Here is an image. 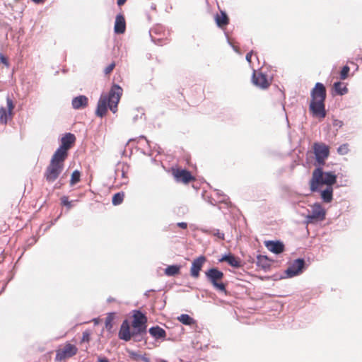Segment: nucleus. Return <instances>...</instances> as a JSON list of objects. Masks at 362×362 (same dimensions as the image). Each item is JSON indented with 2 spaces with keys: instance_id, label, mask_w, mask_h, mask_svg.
<instances>
[{
  "instance_id": "nucleus-45",
  "label": "nucleus",
  "mask_w": 362,
  "mask_h": 362,
  "mask_svg": "<svg viewBox=\"0 0 362 362\" xmlns=\"http://www.w3.org/2000/svg\"><path fill=\"white\" fill-rule=\"evenodd\" d=\"M142 361H144V362H150V360L148 358H142Z\"/></svg>"
},
{
  "instance_id": "nucleus-34",
  "label": "nucleus",
  "mask_w": 362,
  "mask_h": 362,
  "mask_svg": "<svg viewBox=\"0 0 362 362\" xmlns=\"http://www.w3.org/2000/svg\"><path fill=\"white\" fill-rule=\"evenodd\" d=\"M349 71H350L349 66H344L342 68L341 71H340V76H339L340 79H341V80L346 79L349 76Z\"/></svg>"
},
{
  "instance_id": "nucleus-10",
  "label": "nucleus",
  "mask_w": 362,
  "mask_h": 362,
  "mask_svg": "<svg viewBox=\"0 0 362 362\" xmlns=\"http://www.w3.org/2000/svg\"><path fill=\"white\" fill-rule=\"evenodd\" d=\"M170 170L174 179L177 182L187 185L196 180L195 177L187 170L179 167H173Z\"/></svg>"
},
{
  "instance_id": "nucleus-13",
  "label": "nucleus",
  "mask_w": 362,
  "mask_h": 362,
  "mask_svg": "<svg viewBox=\"0 0 362 362\" xmlns=\"http://www.w3.org/2000/svg\"><path fill=\"white\" fill-rule=\"evenodd\" d=\"M305 266L303 259H297L294 260L286 269V274L289 277H293L300 274L303 272Z\"/></svg>"
},
{
  "instance_id": "nucleus-4",
  "label": "nucleus",
  "mask_w": 362,
  "mask_h": 362,
  "mask_svg": "<svg viewBox=\"0 0 362 362\" xmlns=\"http://www.w3.org/2000/svg\"><path fill=\"white\" fill-rule=\"evenodd\" d=\"M146 334L145 327H130L127 320L122 322L118 337L120 339L128 341L133 339L134 341H141L144 339V336Z\"/></svg>"
},
{
  "instance_id": "nucleus-29",
  "label": "nucleus",
  "mask_w": 362,
  "mask_h": 362,
  "mask_svg": "<svg viewBox=\"0 0 362 362\" xmlns=\"http://www.w3.org/2000/svg\"><path fill=\"white\" fill-rule=\"evenodd\" d=\"M125 194L124 192H119L115 194L112 199V203L115 206L119 205L122 203Z\"/></svg>"
},
{
  "instance_id": "nucleus-8",
  "label": "nucleus",
  "mask_w": 362,
  "mask_h": 362,
  "mask_svg": "<svg viewBox=\"0 0 362 362\" xmlns=\"http://www.w3.org/2000/svg\"><path fill=\"white\" fill-rule=\"evenodd\" d=\"M313 153L315 156V165L321 167L329 156V147L322 142H315L313 145Z\"/></svg>"
},
{
  "instance_id": "nucleus-24",
  "label": "nucleus",
  "mask_w": 362,
  "mask_h": 362,
  "mask_svg": "<svg viewBox=\"0 0 362 362\" xmlns=\"http://www.w3.org/2000/svg\"><path fill=\"white\" fill-rule=\"evenodd\" d=\"M321 197L325 202H331L333 199V187L331 186L327 187L325 190L322 191Z\"/></svg>"
},
{
  "instance_id": "nucleus-35",
  "label": "nucleus",
  "mask_w": 362,
  "mask_h": 362,
  "mask_svg": "<svg viewBox=\"0 0 362 362\" xmlns=\"http://www.w3.org/2000/svg\"><path fill=\"white\" fill-rule=\"evenodd\" d=\"M349 151V144H344L337 148V153L340 155H346Z\"/></svg>"
},
{
  "instance_id": "nucleus-2",
  "label": "nucleus",
  "mask_w": 362,
  "mask_h": 362,
  "mask_svg": "<svg viewBox=\"0 0 362 362\" xmlns=\"http://www.w3.org/2000/svg\"><path fill=\"white\" fill-rule=\"evenodd\" d=\"M327 90L322 83H317L310 92V103L309 111L313 117L322 120L327 115L325 110V99Z\"/></svg>"
},
{
  "instance_id": "nucleus-33",
  "label": "nucleus",
  "mask_w": 362,
  "mask_h": 362,
  "mask_svg": "<svg viewBox=\"0 0 362 362\" xmlns=\"http://www.w3.org/2000/svg\"><path fill=\"white\" fill-rule=\"evenodd\" d=\"M115 316L113 313H109L105 318V328L108 331H111L112 329V322L114 320Z\"/></svg>"
},
{
  "instance_id": "nucleus-7",
  "label": "nucleus",
  "mask_w": 362,
  "mask_h": 362,
  "mask_svg": "<svg viewBox=\"0 0 362 362\" xmlns=\"http://www.w3.org/2000/svg\"><path fill=\"white\" fill-rule=\"evenodd\" d=\"M206 277L215 289L225 294L227 293L226 284L223 282V273L217 268H211L205 272Z\"/></svg>"
},
{
  "instance_id": "nucleus-22",
  "label": "nucleus",
  "mask_w": 362,
  "mask_h": 362,
  "mask_svg": "<svg viewBox=\"0 0 362 362\" xmlns=\"http://www.w3.org/2000/svg\"><path fill=\"white\" fill-rule=\"evenodd\" d=\"M215 21L217 25L220 28H223L229 23V18L227 14L223 11H221L220 13L216 15Z\"/></svg>"
},
{
  "instance_id": "nucleus-16",
  "label": "nucleus",
  "mask_w": 362,
  "mask_h": 362,
  "mask_svg": "<svg viewBox=\"0 0 362 362\" xmlns=\"http://www.w3.org/2000/svg\"><path fill=\"white\" fill-rule=\"evenodd\" d=\"M161 29V27H156L151 30V34L152 40L158 45H166L170 41V33L168 31L163 32V37L158 36L159 34L158 31Z\"/></svg>"
},
{
  "instance_id": "nucleus-6",
  "label": "nucleus",
  "mask_w": 362,
  "mask_h": 362,
  "mask_svg": "<svg viewBox=\"0 0 362 362\" xmlns=\"http://www.w3.org/2000/svg\"><path fill=\"white\" fill-rule=\"evenodd\" d=\"M78 351V349L76 344L66 341L57 349L54 361L55 362H66V360L75 356Z\"/></svg>"
},
{
  "instance_id": "nucleus-1",
  "label": "nucleus",
  "mask_w": 362,
  "mask_h": 362,
  "mask_svg": "<svg viewBox=\"0 0 362 362\" xmlns=\"http://www.w3.org/2000/svg\"><path fill=\"white\" fill-rule=\"evenodd\" d=\"M123 90L118 85H113L108 94H102L98 102L95 115L99 117H104L107 108L115 113L117 110V105L120 100Z\"/></svg>"
},
{
  "instance_id": "nucleus-21",
  "label": "nucleus",
  "mask_w": 362,
  "mask_h": 362,
  "mask_svg": "<svg viewBox=\"0 0 362 362\" xmlns=\"http://www.w3.org/2000/svg\"><path fill=\"white\" fill-rule=\"evenodd\" d=\"M219 261L226 262L228 264L235 268H240L241 267L240 259L233 255H224Z\"/></svg>"
},
{
  "instance_id": "nucleus-47",
  "label": "nucleus",
  "mask_w": 362,
  "mask_h": 362,
  "mask_svg": "<svg viewBox=\"0 0 362 362\" xmlns=\"http://www.w3.org/2000/svg\"><path fill=\"white\" fill-rule=\"evenodd\" d=\"M88 346H86V349H85V350H86V351H88Z\"/></svg>"
},
{
  "instance_id": "nucleus-3",
  "label": "nucleus",
  "mask_w": 362,
  "mask_h": 362,
  "mask_svg": "<svg viewBox=\"0 0 362 362\" xmlns=\"http://www.w3.org/2000/svg\"><path fill=\"white\" fill-rule=\"evenodd\" d=\"M337 182V175L334 172H323L321 167L316 168L310 180V188L314 192L318 190L320 186L332 187Z\"/></svg>"
},
{
  "instance_id": "nucleus-27",
  "label": "nucleus",
  "mask_w": 362,
  "mask_h": 362,
  "mask_svg": "<svg viewBox=\"0 0 362 362\" xmlns=\"http://www.w3.org/2000/svg\"><path fill=\"white\" fill-rule=\"evenodd\" d=\"M181 266L170 265L165 269V274L168 276H175L180 274Z\"/></svg>"
},
{
  "instance_id": "nucleus-26",
  "label": "nucleus",
  "mask_w": 362,
  "mask_h": 362,
  "mask_svg": "<svg viewBox=\"0 0 362 362\" xmlns=\"http://www.w3.org/2000/svg\"><path fill=\"white\" fill-rule=\"evenodd\" d=\"M333 88L335 93L340 95H343L348 93V88L346 84L342 82H335L333 85Z\"/></svg>"
},
{
  "instance_id": "nucleus-44",
  "label": "nucleus",
  "mask_w": 362,
  "mask_h": 362,
  "mask_svg": "<svg viewBox=\"0 0 362 362\" xmlns=\"http://www.w3.org/2000/svg\"><path fill=\"white\" fill-rule=\"evenodd\" d=\"M32 1L37 4H40V3L43 2L44 0H32Z\"/></svg>"
},
{
  "instance_id": "nucleus-18",
  "label": "nucleus",
  "mask_w": 362,
  "mask_h": 362,
  "mask_svg": "<svg viewBox=\"0 0 362 362\" xmlns=\"http://www.w3.org/2000/svg\"><path fill=\"white\" fill-rule=\"evenodd\" d=\"M266 247L274 254H280L284 251V245L280 241L268 240L264 242Z\"/></svg>"
},
{
  "instance_id": "nucleus-46",
  "label": "nucleus",
  "mask_w": 362,
  "mask_h": 362,
  "mask_svg": "<svg viewBox=\"0 0 362 362\" xmlns=\"http://www.w3.org/2000/svg\"><path fill=\"white\" fill-rule=\"evenodd\" d=\"M158 362H168L166 360L160 359L158 361Z\"/></svg>"
},
{
  "instance_id": "nucleus-28",
  "label": "nucleus",
  "mask_w": 362,
  "mask_h": 362,
  "mask_svg": "<svg viewBox=\"0 0 362 362\" xmlns=\"http://www.w3.org/2000/svg\"><path fill=\"white\" fill-rule=\"evenodd\" d=\"M177 320L185 325H193L196 321L187 314H182L177 317Z\"/></svg>"
},
{
  "instance_id": "nucleus-37",
  "label": "nucleus",
  "mask_w": 362,
  "mask_h": 362,
  "mask_svg": "<svg viewBox=\"0 0 362 362\" xmlns=\"http://www.w3.org/2000/svg\"><path fill=\"white\" fill-rule=\"evenodd\" d=\"M115 66H116V64L115 62H111L108 66H107L104 69L105 75L109 76L111 74V72L114 70V69L115 68Z\"/></svg>"
},
{
  "instance_id": "nucleus-14",
  "label": "nucleus",
  "mask_w": 362,
  "mask_h": 362,
  "mask_svg": "<svg viewBox=\"0 0 362 362\" xmlns=\"http://www.w3.org/2000/svg\"><path fill=\"white\" fill-rule=\"evenodd\" d=\"M7 107L0 108V122L3 124H6L8 120L11 119L13 115V110L14 105L13 101L10 98H7Z\"/></svg>"
},
{
  "instance_id": "nucleus-11",
  "label": "nucleus",
  "mask_w": 362,
  "mask_h": 362,
  "mask_svg": "<svg viewBox=\"0 0 362 362\" xmlns=\"http://www.w3.org/2000/svg\"><path fill=\"white\" fill-rule=\"evenodd\" d=\"M252 82L257 87L267 89L272 83V79L268 78L267 75L262 71L255 70L252 76Z\"/></svg>"
},
{
  "instance_id": "nucleus-38",
  "label": "nucleus",
  "mask_w": 362,
  "mask_h": 362,
  "mask_svg": "<svg viewBox=\"0 0 362 362\" xmlns=\"http://www.w3.org/2000/svg\"><path fill=\"white\" fill-rule=\"evenodd\" d=\"M62 204L66 206L68 209H71L72 207L71 202L69 201V197L66 196H63L61 197Z\"/></svg>"
},
{
  "instance_id": "nucleus-25",
  "label": "nucleus",
  "mask_w": 362,
  "mask_h": 362,
  "mask_svg": "<svg viewBox=\"0 0 362 362\" xmlns=\"http://www.w3.org/2000/svg\"><path fill=\"white\" fill-rule=\"evenodd\" d=\"M257 265L263 269H267L270 267V260L267 256L258 255L257 258Z\"/></svg>"
},
{
  "instance_id": "nucleus-23",
  "label": "nucleus",
  "mask_w": 362,
  "mask_h": 362,
  "mask_svg": "<svg viewBox=\"0 0 362 362\" xmlns=\"http://www.w3.org/2000/svg\"><path fill=\"white\" fill-rule=\"evenodd\" d=\"M149 333L156 339L165 338L166 336L165 331L158 326L150 328Z\"/></svg>"
},
{
  "instance_id": "nucleus-5",
  "label": "nucleus",
  "mask_w": 362,
  "mask_h": 362,
  "mask_svg": "<svg viewBox=\"0 0 362 362\" xmlns=\"http://www.w3.org/2000/svg\"><path fill=\"white\" fill-rule=\"evenodd\" d=\"M65 160L53 154L44 173V177L47 182H53L57 180L64 170Z\"/></svg>"
},
{
  "instance_id": "nucleus-40",
  "label": "nucleus",
  "mask_w": 362,
  "mask_h": 362,
  "mask_svg": "<svg viewBox=\"0 0 362 362\" xmlns=\"http://www.w3.org/2000/svg\"><path fill=\"white\" fill-rule=\"evenodd\" d=\"M177 226L182 228V229H186L187 228V223H185V222H180V223H177Z\"/></svg>"
},
{
  "instance_id": "nucleus-32",
  "label": "nucleus",
  "mask_w": 362,
  "mask_h": 362,
  "mask_svg": "<svg viewBox=\"0 0 362 362\" xmlns=\"http://www.w3.org/2000/svg\"><path fill=\"white\" fill-rule=\"evenodd\" d=\"M80 180H81V173L78 170H76L72 173V174L71 175L70 185L71 186H74L76 184H77L78 182H79Z\"/></svg>"
},
{
  "instance_id": "nucleus-43",
  "label": "nucleus",
  "mask_w": 362,
  "mask_h": 362,
  "mask_svg": "<svg viewBox=\"0 0 362 362\" xmlns=\"http://www.w3.org/2000/svg\"><path fill=\"white\" fill-rule=\"evenodd\" d=\"M98 362H109V361L106 358H99Z\"/></svg>"
},
{
  "instance_id": "nucleus-41",
  "label": "nucleus",
  "mask_w": 362,
  "mask_h": 362,
  "mask_svg": "<svg viewBox=\"0 0 362 362\" xmlns=\"http://www.w3.org/2000/svg\"><path fill=\"white\" fill-rule=\"evenodd\" d=\"M252 52H248V53L246 54V60H247L249 63H251V58H252Z\"/></svg>"
},
{
  "instance_id": "nucleus-36",
  "label": "nucleus",
  "mask_w": 362,
  "mask_h": 362,
  "mask_svg": "<svg viewBox=\"0 0 362 362\" xmlns=\"http://www.w3.org/2000/svg\"><path fill=\"white\" fill-rule=\"evenodd\" d=\"M128 354H129V356L133 359V360H136V361H138V360H142V358H144V356H142L138 352H136V351H131V350H128L127 351Z\"/></svg>"
},
{
  "instance_id": "nucleus-20",
  "label": "nucleus",
  "mask_w": 362,
  "mask_h": 362,
  "mask_svg": "<svg viewBox=\"0 0 362 362\" xmlns=\"http://www.w3.org/2000/svg\"><path fill=\"white\" fill-rule=\"evenodd\" d=\"M114 30L117 34H122L125 32L126 22L122 15L119 14L116 16Z\"/></svg>"
},
{
  "instance_id": "nucleus-31",
  "label": "nucleus",
  "mask_w": 362,
  "mask_h": 362,
  "mask_svg": "<svg viewBox=\"0 0 362 362\" xmlns=\"http://www.w3.org/2000/svg\"><path fill=\"white\" fill-rule=\"evenodd\" d=\"M205 232L209 235L216 237L218 240H223L225 239V234L218 229L207 230Z\"/></svg>"
},
{
  "instance_id": "nucleus-19",
  "label": "nucleus",
  "mask_w": 362,
  "mask_h": 362,
  "mask_svg": "<svg viewBox=\"0 0 362 362\" xmlns=\"http://www.w3.org/2000/svg\"><path fill=\"white\" fill-rule=\"evenodd\" d=\"M71 105L75 110L86 108L88 105V98L83 95L75 97L72 99Z\"/></svg>"
},
{
  "instance_id": "nucleus-42",
  "label": "nucleus",
  "mask_w": 362,
  "mask_h": 362,
  "mask_svg": "<svg viewBox=\"0 0 362 362\" xmlns=\"http://www.w3.org/2000/svg\"><path fill=\"white\" fill-rule=\"evenodd\" d=\"M127 1V0H117V4L118 6H122L124 4V3Z\"/></svg>"
},
{
  "instance_id": "nucleus-12",
  "label": "nucleus",
  "mask_w": 362,
  "mask_h": 362,
  "mask_svg": "<svg viewBox=\"0 0 362 362\" xmlns=\"http://www.w3.org/2000/svg\"><path fill=\"white\" fill-rule=\"evenodd\" d=\"M325 218V211L320 204L315 203L312 206L311 213L307 217V221L309 223H313L318 221H322Z\"/></svg>"
},
{
  "instance_id": "nucleus-15",
  "label": "nucleus",
  "mask_w": 362,
  "mask_h": 362,
  "mask_svg": "<svg viewBox=\"0 0 362 362\" xmlns=\"http://www.w3.org/2000/svg\"><path fill=\"white\" fill-rule=\"evenodd\" d=\"M206 262V258L203 255H201L193 260L190 269V275L193 278L197 279L199 276V272Z\"/></svg>"
},
{
  "instance_id": "nucleus-30",
  "label": "nucleus",
  "mask_w": 362,
  "mask_h": 362,
  "mask_svg": "<svg viewBox=\"0 0 362 362\" xmlns=\"http://www.w3.org/2000/svg\"><path fill=\"white\" fill-rule=\"evenodd\" d=\"M91 334H92V331L90 329H86L84 332H83L82 337L80 340V344H83L85 343L89 344V342L90 341V339H91Z\"/></svg>"
},
{
  "instance_id": "nucleus-9",
  "label": "nucleus",
  "mask_w": 362,
  "mask_h": 362,
  "mask_svg": "<svg viewBox=\"0 0 362 362\" xmlns=\"http://www.w3.org/2000/svg\"><path fill=\"white\" fill-rule=\"evenodd\" d=\"M76 141V136L71 133H66L61 139V145L54 152V155L66 159L68 151L73 146Z\"/></svg>"
},
{
  "instance_id": "nucleus-17",
  "label": "nucleus",
  "mask_w": 362,
  "mask_h": 362,
  "mask_svg": "<svg viewBox=\"0 0 362 362\" xmlns=\"http://www.w3.org/2000/svg\"><path fill=\"white\" fill-rule=\"evenodd\" d=\"M147 317L139 310H134L132 327H139L147 328Z\"/></svg>"
},
{
  "instance_id": "nucleus-39",
  "label": "nucleus",
  "mask_w": 362,
  "mask_h": 362,
  "mask_svg": "<svg viewBox=\"0 0 362 362\" xmlns=\"http://www.w3.org/2000/svg\"><path fill=\"white\" fill-rule=\"evenodd\" d=\"M0 62L5 64L7 67L9 66L8 59L1 53H0Z\"/></svg>"
}]
</instances>
